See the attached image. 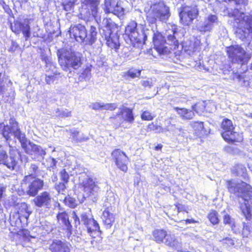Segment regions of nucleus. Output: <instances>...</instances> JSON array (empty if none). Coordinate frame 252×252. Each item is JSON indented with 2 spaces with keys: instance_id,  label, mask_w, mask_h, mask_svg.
Instances as JSON below:
<instances>
[{
  "instance_id": "obj_1",
  "label": "nucleus",
  "mask_w": 252,
  "mask_h": 252,
  "mask_svg": "<svg viewBox=\"0 0 252 252\" xmlns=\"http://www.w3.org/2000/svg\"><path fill=\"white\" fill-rule=\"evenodd\" d=\"M10 125L5 126L3 123L0 124V133L5 138L6 141L11 139V136L17 138L20 141L21 147L26 153L30 155H36L43 157L46 152L40 146L28 141L25 134L22 132L19 127L18 124L15 121H10Z\"/></svg>"
},
{
  "instance_id": "obj_2",
  "label": "nucleus",
  "mask_w": 252,
  "mask_h": 252,
  "mask_svg": "<svg viewBox=\"0 0 252 252\" xmlns=\"http://www.w3.org/2000/svg\"><path fill=\"white\" fill-rule=\"evenodd\" d=\"M229 191L238 196L239 208L247 220L252 219V188L244 181H227Z\"/></svg>"
},
{
  "instance_id": "obj_3",
  "label": "nucleus",
  "mask_w": 252,
  "mask_h": 252,
  "mask_svg": "<svg viewBox=\"0 0 252 252\" xmlns=\"http://www.w3.org/2000/svg\"><path fill=\"white\" fill-rule=\"evenodd\" d=\"M57 56L59 64L64 70L70 68L77 69L82 63V56L79 52L61 49L58 50Z\"/></svg>"
},
{
  "instance_id": "obj_4",
  "label": "nucleus",
  "mask_w": 252,
  "mask_h": 252,
  "mask_svg": "<svg viewBox=\"0 0 252 252\" xmlns=\"http://www.w3.org/2000/svg\"><path fill=\"white\" fill-rule=\"evenodd\" d=\"M145 12L147 21L150 24H155L158 20H166L170 16L169 7L161 0L145 9Z\"/></svg>"
},
{
  "instance_id": "obj_5",
  "label": "nucleus",
  "mask_w": 252,
  "mask_h": 252,
  "mask_svg": "<svg viewBox=\"0 0 252 252\" xmlns=\"http://www.w3.org/2000/svg\"><path fill=\"white\" fill-rule=\"evenodd\" d=\"M173 34H169L167 37V40L165 42L161 41L162 36L160 34L155 35L153 37L155 49L159 55H167L170 52L172 47H168L166 44L172 46L174 49L178 47L179 42L176 38L177 32L172 31Z\"/></svg>"
},
{
  "instance_id": "obj_6",
  "label": "nucleus",
  "mask_w": 252,
  "mask_h": 252,
  "mask_svg": "<svg viewBox=\"0 0 252 252\" xmlns=\"http://www.w3.org/2000/svg\"><path fill=\"white\" fill-rule=\"evenodd\" d=\"M231 16L234 17L233 26L242 30L244 37H246V33L252 34V15L245 16L243 13L235 9Z\"/></svg>"
},
{
  "instance_id": "obj_7",
  "label": "nucleus",
  "mask_w": 252,
  "mask_h": 252,
  "mask_svg": "<svg viewBox=\"0 0 252 252\" xmlns=\"http://www.w3.org/2000/svg\"><path fill=\"white\" fill-rule=\"evenodd\" d=\"M142 25H137L134 21L130 22L126 28V33L128 35L133 46L145 41L146 35L142 29Z\"/></svg>"
},
{
  "instance_id": "obj_8",
  "label": "nucleus",
  "mask_w": 252,
  "mask_h": 252,
  "mask_svg": "<svg viewBox=\"0 0 252 252\" xmlns=\"http://www.w3.org/2000/svg\"><path fill=\"white\" fill-rule=\"evenodd\" d=\"M226 52L231 62L241 65L247 63L251 58L246 51L238 45L226 47Z\"/></svg>"
},
{
  "instance_id": "obj_9",
  "label": "nucleus",
  "mask_w": 252,
  "mask_h": 252,
  "mask_svg": "<svg viewBox=\"0 0 252 252\" xmlns=\"http://www.w3.org/2000/svg\"><path fill=\"white\" fill-rule=\"evenodd\" d=\"M69 32L71 38H73L79 43H83L85 45L89 44L87 30L84 26L79 24L71 27Z\"/></svg>"
},
{
  "instance_id": "obj_10",
  "label": "nucleus",
  "mask_w": 252,
  "mask_h": 252,
  "mask_svg": "<svg viewBox=\"0 0 252 252\" xmlns=\"http://www.w3.org/2000/svg\"><path fill=\"white\" fill-rule=\"evenodd\" d=\"M198 10L196 7L184 6L180 12V20L184 25H189L196 18Z\"/></svg>"
},
{
  "instance_id": "obj_11",
  "label": "nucleus",
  "mask_w": 252,
  "mask_h": 252,
  "mask_svg": "<svg viewBox=\"0 0 252 252\" xmlns=\"http://www.w3.org/2000/svg\"><path fill=\"white\" fill-rule=\"evenodd\" d=\"M112 157L114 159L117 167L122 171L126 172L128 158L126 154L121 150L116 149L112 152Z\"/></svg>"
},
{
  "instance_id": "obj_12",
  "label": "nucleus",
  "mask_w": 252,
  "mask_h": 252,
  "mask_svg": "<svg viewBox=\"0 0 252 252\" xmlns=\"http://www.w3.org/2000/svg\"><path fill=\"white\" fill-rule=\"evenodd\" d=\"M81 218V222L86 227L88 233L90 236L95 237L94 234L99 232V227L98 224L94 219L87 215L86 213L82 214Z\"/></svg>"
},
{
  "instance_id": "obj_13",
  "label": "nucleus",
  "mask_w": 252,
  "mask_h": 252,
  "mask_svg": "<svg viewBox=\"0 0 252 252\" xmlns=\"http://www.w3.org/2000/svg\"><path fill=\"white\" fill-rule=\"evenodd\" d=\"M52 200L53 197L50 193L44 191L36 196L33 201L37 207L49 209L52 207Z\"/></svg>"
},
{
  "instance_id": "obj_14",
  "label": "nucleus",
  "mask_w": 252,
  "mask_h": 252,
  "mask_svg": "<svg viewBox=\"0 0 252 252\" xmlns=\"http://www.w3.org/2000/svg\"><path fill=\"white\" fill-rule=\"evenodd\" d=\"M100 32L102 35H104L106 41V44L111 49L117 50L120 46L119 36L117 33L111 32L108 27H105V30Z\"/></svg>"
},
{
  "instance_id": "obj_15",
  "label": "nucleus",
  "mask_w": 252,
  "mask_h": 252,
  "mask_svg": "<svg viewBox=\"0 0 252 252\" xmlns=\"http://www.w3.org/2000/svg\"><path fill=\"white\" fill-rule=\"evenodd\" d=\"M218 18L216 15L210 14L204 20L203 22H200L197 26V29L201 32L204 33L210 32L214 24H218Z\"/></svg>"
},
{
  "instance_id": "obj_16",
  "label": "nucleus",
  "mask_w": 252,
  "mask_h": 252,
  "mask_svg": "<svg viewBox=\"0 0 252 252\" xmlns=\"http://www.w3.org/2000/svg\"><path fill=\"white\" fill-rule=\"evenodd\" d=\"M82 185L87 197L95 195L99 190L95 179L87 178L82 182Z\"/></svg>"
},
{
  "instance_id": "obj_17",
  "label": "nucleus",
  "mask_w": 252,
  "mask_h": 252,
  "mask_svg": "<svg viewBox=\"0 0 252 252\" xmlns=\"http://www.w3.org/2000/svg\"><path fill=\"white\" fill-rule=\"evenodd\" d=\"M11 29L13 32L19 34L22 32L26 40H28L31 35L30 28L28 20H25L24 22H16L14 25H11Z\"/></svg>"
},
{
  "instance_id": "obj_18",
  "label": "nucleus",
  "mask_w": 252,
  "mask_h": 252,
  "mask_svg": "<svg viewBox=\"0 0 252 252\" xmlns=\"http://www.w3.org/2000/svg\"><path fill=\"white\" fill-rule=\"evenodd\" d=\"M9 150V155L7 159L5 160V163L4 165L6 166L11 170L16 169L17 167L18 157H17L18 150L15 147H13L10 145Z\"/></svg>"
},
{
  "instance_id": "obj_19",
  "label": "nucleus",
  "mask_w": 252,
  "mask_h": 252,
  "mask_svg": "<svg viewBox=\"0 0 252 252\" xmlns=\"http://www.w3.org/2000/svg\"><path fill=\"white\" fill-rule=\"evenodd\" d=\"M45 82L47 84H51L56 79V69L55 66L50 61L48 58L45 59Z\"/></svg>"
},
{
  "instance_id": "obj_20",
  "label": "nucleus",
  "mask_w": 252,
  "mask_h": 252,
  "mask_svg": "<svg viewBox=\"0 0 252 252\" xmlns=\"http://www.w3.org/2000/svg\"><path fill=\"white\" fill-rule=\"evenodd\" d=\"M29 184L26 189L27 194L31 196H35L43 189L44 182L38 178L35 179L32 182H29Z\"/></svg>"
},
{
  "instance_id": "obj_21",
  "label": "nucleus",
  "mask_w": 252,
  "mask_h": 252,
  "mask_svg": "<svg viewBox=\"0 0 252 252\" xmlns=\"http://www.w3.org/2000/svg\"><path fill=\"white\" fill-rule=\"evenodd\" d=\"M49 250L51 252H70L69 244L60 240H53L50 245Z\"/></svg>"
},
{
  "instance_id": "obj_22",
  "label": "nucleus",
  "mask_w": 252,
  "mask_h": 252,
  "mask_svg": "<svg viewBox=\"0 0 252 252\" xmlns=\"http://www.w3.org/2000/svg\"><path fill=\"white\" fill-rule=\"evenodd\" d=\"M28 175H26L23 180V182L24 183H27V182H30L31 179L35 178L36 177L43 176L42 175L41 171L39 169L38 166L37 164L34 163H31L27 169Z\"/></svg>"
},
{
  "instance_id": "obj_23",
  "label": "nucleus",
  "mask_w": 252,
  "mask_h": 252,
  "mask_svg": "<svg viewBox=\"0 0 252 252\" xmlns=\"http://www.w3.org/2000/svg\"><path fill=\"white\" fill-rule=\"evenodd\" d=\"M97 8L90 7L88 9H83L80 14L82 18L84 20L87 21L94 20L95 22H97Z\"/></svg>"
},
{
  "instance_id": "obj_24",
  "label": "nucleus",
  "mask_w": 252,
  "mask_h": 252,
  "mask_svg": "<svg viewBox=\"0 0 252 252\" xmlns=\"http://www.w3.org/2000/svg\"><path fill=\"white\" fill-rule=\"evenodd\" d=\"M57 218L60 224L62 225L63 228L66 230L67 234L71 235L72 234V225L69 221L67 214L65 212L59 213Z\"/></svg>"
},
{
  "instance_id": "obj_25",
  "label": "nucleus",
  "mask_w": 252,
  "mask_h": 252,
  "mask_svg": "<svg viewBox=\"0 0 252 252\" xmlns=\"http://www.w3.org/2000/svg\"><path fill=\"white\" fill-rule=\"evenodd\" d=\"M120 112L117 116L121 115L124 121L131 124L134 121V117L133 114L132 110L125 106H122L120 108Z\"/></svg>"
},
{
  "instance_id": "obj_26",
  "label": "nucleus",
  "mask_w": 252,
  "mask_h": 252,
  "mask_svg": "<svg viewBox=\"0 0 252 252\" xmlns=\"http://www.w3.org/2000/svg\"><path fill=\"white\" fill-rule=\"evenodd\" d=\"M163 243L167 246L176 250L181 248L182 247L181 239L175 237L174 235L166 234Z\"/></svg>"
},
{
  "instance_id": "obj_27",
  "label": "nucleus",
  "mask_w": 252,
  "mask_h": 252,
  "mask_svg": "<svg viewBox=\"0 0 252 252\" xmlns=\"http://www.w3.org/2000/svg\"><path fill=\"white\" fill-rule=\"evenodd\" d=\"M223 138L227 142L233 143L234 142H241L243 140V136L241 133L235 131L234 130L229 133H224Z\"/></svg>"
},
{
  "instance_id": "obj_28",
  "label": "nucleus",
  "mask_w": 252,
  "mask_h": 252,
  "mask_svg": "<svg viewBox=\"0 0 252 252\" xmlns=\"http://www.w3.org/2000/svg\"><path fill=\"white\" fill-rule=\"evenodd\" d=\"M214 104L211 102L206 103L205 101L199 102L192 106V110L195 111L198 114H202L204 111L211 112L212 110H210L209 107L210 106Z\"/></svg>"
},
{
  "instance_id": "obj_29",
  "label": "nucleus",
  "mask_w": 252,
  "mask_h": 252,
  "mask_svg": "<svg viewBox=\"0 0 252 252\" xmlns=\"http://www.w3.org/2000/svg\"><path fill=\"white\" fill-rule=\"evenodd\" d=\"M174 109L183 120H190L194 116V113L192 110L178 107H175Z\"/></svg>"
},
{
  "instance_id": "obj_30",
  "label": "nucleus",
  "mask_w": 252,
  "mask_h": 252,
  "mask_svg": "<svg viewBox=\"0 0 252 252\" xmlns=\"http://www.w3.org/2000/svg\"><path fill=\"white\" fill-rule=\"evenodd\" d=\"M102 219L104 224L107 228H110L115 220L114 215L109 212L108 210H105L103 212Z\"/></svg>"
},
{
  "instance_id": "obj_31",
  "label": "nucleus",
  "mask_w": 252,
  "mask_h": 252,
  "mask_svg": "<svg viewBox=\"0 0 252 252\" xmlns=\"http://www.w3.org/2000/svg\"><path fill=\"white\" fill-rule=\"evenodd\" d=\"M221 128L222 129L221 136L223 137L224 133H229L232 130H234V127L231 120L228 119H224L221 124Z\"/></svg>"
},
{
  "instance_id": "obj_32",
  "label": "nucleus",
  "mask_w": 252,
  "mask_h": 252,
  "mask_svg": "<svg viewBox=\"0 0 252 252\" xmlns=\"http://www.w3.org/2000/svg\"><path fill=\"white\" fill-rule=\"evenodd\" d=\"M191 126L194 128L196 134L198 136H201L205 133L204 130V126L202 122H194L191 123Z\"/></svg>"
},
{
  "instance_id": "obj_33",
  "label": "nucleus",
  "mask_w": 252,
  "mask_h": 252,
  "mask_svg": "<svg viewBox=\"0 0 252 252\" xmlns=\"http://www.w3.org/2000/svg\"><path fill=\"white\" fill-rule=\"evenodd\" d=\"M53 114L57 117L63 118L70 117L71 116V111L66 109H60L59 108H57L53 112Z\"/></svg>"
},
{
  "instance_id": "obj_34",
  "label": "nucleus",
  "mask_w": 252,
  "mask_h": 252,
  "mask_svg": "<svg viewBox=\"0 0 252 252\" xmlns=\"http://www.w3.org/2000/svg\"><path fill=\"white\" fill-rule=\"evenodd\" d=\"M166 233L163 230H156L153 232L154 240L158 243L163 242Z\"/></svg>"
},
{
  "instance_id": "obj_35",
  "label": "nucleus",
  "mask_w": 252,
  "mask_h": 252,
  "mask_svg": "<svg viewBox=\"0 0 252 252\" xmlns=\"http://www.w3.org/2000/svg\"><path fill=\"white\" fill-rule=\"evenodd\" d=\"M96 35L97 31L96 27L93 25H91L90 34L88 35L89 45H92L95 42Z\"/></svg>"
},
{
  "instance_id": "obj_36",
  "label": "nucleus",
  "mask_w": 252,
  "mask_h": 252,
  "mask_svg": "<svg viewBox=\"0 0 252 252\" xmlns=\"http://www.w3.org/2000/svg\"><path fill=\"white\" fill-rule=\"evenodd\" d=\"M183 47L184 51L189 55L196 51L195 44L191 41L186 42L184 43Z\"/></svg>"
},
{
  "instance_id": "obj_37",
  "label": "nucleus",
  "mask_w": 252,
  "mask_h": 252,
  "mask_svg": "<svg viewBox=\"0 0 252 252\" xmlns=\"http://www.w3.org/2000/svg\"><path fill=\"white\" fill-rule=\"evenodd\" d=\"M109 10L111 11L112 13L118 16L123 15L124 13V8L118 4V0H117V3L114 8H109Z\"/></svg>"
},
{
  "instance_id": "obj_38",
  "label": "nucleus",
  "mask_w": 252,
  "mask_h": 252,
  "mask_svg": "<svg viewBox=\"0 0 252 252\" xmlns=\"http://www.w3.org/2000/svg\"><path fill=\"white\" fill-rule=\"evenodd\" d=\"M208 218L213 224H216L219 223L218 214L216 211H211L208 215Z\"/></svg>"
},
{
  "instance_id": "obj_39",
  "label": "nucleus",
  "mask_w": 252,
  "mask_h": 252,
  "mask_svg": "<svg viewBox=\"0 0 252 252\" xmlns=\"http://www.w3.org/2000/svg\"><path fill=\"white\" fill-rule=\"evenodd\" d=\"M117 0H105L104 9L106 13H111L109 8H114Z\"/></svg>"
},
{
  "instance_id": "obj_40",
  "label": "nucleus",
  "mask_w": 252,
  "mask_h": 252,
  "mask_svg": "<svg viewBox=\"0 0 252 252\" xmlns=\"http://www.w3.org/2000/svg\"><path fill=\"white\" fill-rule=\"evenodd\" d=\"M156 81L155 79H148L146 80H142L141 81V84L145 88L148 87L149 88H151L153 87Z\"/></svg>"
},
{
  "instance_id": "obj_41",
  "label": "nucleus",
  "mask_w": 252,
  "mask_h": 252,
  "mask_svg": "<svg viewBox=\"0 0 252 252\" xmlns=\"http://www.w3.org/2000/svg\"><path fill=\"white\" fill-rule=\"evenodd\" d=\"M141 70L130 69L126 72V75L130 77L131 78L139 77L141 75Z\"/></svg>"
},
{
  "instance_id": "obj_42",
  "label": "nucleus",
  "mask_w": 252,
  "mask_h": 252,
  "mask_svg": "<svg viewBox=\"0 0 252 252\" xmlns=\"http://www.w3.org/2000/svg\"><path fill=\"white\" fill-rule=\"evenodd\" d=\"M118 107V105L115 103H103L102 105V110H110L113 111L117 108Z\"/></svg>"
},
{
  "instance_id": "obj_43",
  "label": "nucleus",
  "mask_w": 252,
  "mask_h": 252,
  "mask_svg": "<svg viewBox=\"0 0 252 252\" xmlns=\"http://www.w3.org/2000/svg\"><path fill=\"white\" fill-rule=\"evenodd\" d=\"M223 222L225 224H227L233 229L235 226L234 220L231 218L228 215H224L223 216Z\"/></svg>"
},
{
  "instance_id": "obj_44",
  "label": "nucleus",
  "mask_w": 252,
  "mask_h": 252,
  "mask_svg": "<svg viewBox=\"0 0 252 252\" xmlns=\"http://www.w3.org/2000/svg\"><path fill=\"white\" fill-rule=\"evenodd\" d=\"M116 195H115L112 191H108L107 195L106 197V200L110 204H113L115 203L116 199Z\"/></svg>"
},
{
  "instance_id": "obj_45",
  "label": "nucleus",
  "mask_w": 252,
  "mask_h": 252,
  "mask_svg": "<svg viewBox=\"0 0 252 252\" xmlns=\"http://www.w3.org/2000/svg\"><path fill=\"white\" fill-rule=\"evenodd\" d=\"M237 173L238 176H243L244 178L247 177L246 173V169L242 165H239L237 166Z\"/></svg>"
},
{
  "instance_id": "obj_46",
  "label": "nucleus",
  "mask_w": 252,
  "mask_h": 252,
  "mask_svg": "<svg viewBox=\"0 0 252 252\" xmlns=\"http://www.w3.org/2000/svg\"><path fill=\"white\" fill-rule=\"evenodd\" d=\"M7 154L6 152L1 149V146L0 147V164H2L4 165L5 163V160L7 158Z\"/></svg>"
},
{
  "instance_id": "obj_47",
  "label": "nucleus",
  "mask_w": 252,
  "mask_h": 252,
  "mask_svg": "<svg viewBox=\"0 0 252 252\" xmlns=\"http://www.w3.org/2000/svg\"><path fill=\"white\" fill-rule=\"evenodd\" d=\"M64 201L65 203L71 208H74L77 205L76 200L73 198L70 197H65Z\"/></svg>"
},
{
  "instance_id": "obj_48",
  "label": "nucleus",
  "mask_w": 252,
  "mask_h": 252,
  "mask_svg": "<svg viewBox=\"0 0 252 252\" xmlns=\"http://www.w3.org/2000/svg\"><path fill=\"white\" fill-rule=\"evenodd\" d=\"M141 119L143 120L150 121L153 119V116L151 113L148 111H144L141 116Z\"/></svg>"
},
{
  "instance_id": "obj_49",
  "label": "nucleus",
  "mask_w": 252,
  "mask_h": 252,
  "mask_svg": "<svg viewBox=\"0 0 252 252\" xmlns=\"http://www.w3.org/2000/svg\"><path fill=\"white\" fill-rule=\"evenodd\" d=\"M91 76V69L89 67H87L83 71L81 77L87 80L90 79Z\"/></svg>"
},
{
  "instance_id": "obj_50",
  "label": "nucleus",
  "mask_w": 252,
  "mask_h": 252,
  "mask_svg": "<svg viewBox=\"0 0 252 252\" xmlns=\"http://www.w3.org/2000/svg\"><path fill=\"white\" fill-rule=\"evenodd\" d=\"M86 4L89 5L91 7L97 8L99 0H85Z\"/></svg>"
},
{
  "instance_id": "obj_51",
  "label": "nucleus",
  "mask_w": 252,
  "mask_h": 252,
  "mask_svg": "<svg viewBox=\"0 0 252 252\" xmlns=\"http://www.w3.org/2000/svg\"><path fill=\"white\" fill-rule=\"evenodd\" d=\"M148 128L150 130L155 131L156 132H162V128L160 126L155 125L153 123L148 125Z\"/></svg>"
},
{
  "instance_id": "obj_52",
  "label": "nucleus",
  "mask_w": 252,
  "mask_h": 252,
  "mask_svg": "<svg viewBox=\"0 0 252 252\" xmlns=\"http://www.w3.org/2000/svg\"><path fill=\"white\" fill-rule=\"evenodd\" d=\"M47 165L48 168H54L56 166L57 161L54 158L49 157L46 159Z\"/></svg>"
},
{
  "instance_id": "obj_53",
  "label": "nucleus",
  "mask_w": 252,
  "mask_h": 252,
  "mask_svg": "<svg viewBox=\"0 0 252 252\" xmlns=\"http://www.w3.org/2000/svg\"><path fill=\"white\" fill-rule=\"evenodd\" d=\"M102 105H103V103L96 102H94V103H91L90 105V107L91 108H92V109L95 110H102Z\"/></svg>"
},
{
  "instance_id": "obj_54",
  "label": "nucleus",
  "mask_w": 252,
  "mask_h": 252,
  "mask_svg": "<svg viewBox=\"0 0 252 252\" xmlns=\"http://www.w3.org/2000/svg\"><path fill=\"white\" fill-rule=\"evenodd\" d=\"M61 179L64 182V183H67L69 179V175L66 172L65 169L62 170L60 172Z\"/></svg>"
},
{
  "instance_id": "obj_55",
  "label": "nucleus",
  "mask_w": 252,
  "mask_h": 252,
  "mask_svg": "<svg viewBox=\"0 0 252 252\" xmlns=\"http://www.w3.org/2000/svg\"><path fill=\"white\" fill-rule=\"evenodd\" d=\"M56 189L58 191L59 193H63V191L66 189L65 183H60L58 185L55 187Z\"/></svg>"
},
{
  "instance_id": "obj_56",
  "label": "nucleus",
  "mask_w": 252,
  "mask_h": 252,
  "mask_svg": "<svg viewBox=\"0 0 252 252\" xmlns=\"http://www.w3.org/2000/svg\"><path fill=\"white\" fill-rule=\"evenodd\" d=\"M250 232V227L249 224L244 223L242 235L244 237H248Z\"/></svg>"
},
{
  "instance_id": "obj_57",
  "label": "nucleus",
  "mask_w": 252,
  "mask_h": 252,
  "mask_svg": "<svg viewBox=\"0 0 252 252\" xmlns=\"http://www.w3.org/2000/svg\"><path fill=\"white\" fill-rule=\"evenodd\" d=\"M223 244L227 245L228 246H233L234 244V240L229 237H226L220 240Z\"/></svg>"
},
{
  "instance_id": "obj_58",
  "label": "nucleus",
  "mask_w": 252,
  "mask_h": 252,
  "mask_svg": "<svg viewBox=\"0 0 252 252\" xmlns=\"http://www.w3.org/2000/svg\"><path fill=\"white\" fill-rule=\"evenodd\" d=\"M19 48V45L17 42L14 41H11V46L8 49L9 52L12 53L15 52Z\"/></svg>"
},
{
  "instance_id": "obj_59",
  "label": "nucleus",
  "mask_w": 252,
  "mask_h": 252,
  "mask_svg": "<svg viewBox=\"0 0 252 252\" xmlns=\"http://www.w3.org/2000/svg\"><path fill=\"white\" fill-rule=\"evenodd\" d=\"M17 154L18 155V156H17V157H18V159L20 158L21 161L25 163H27L28 162L29 158L28 156L25 155H22L18 150Z\"/></svg>"
},
{
  "instance_id": "obj_60",
  "label": "nucleus",
  "mask_w": 252,
  "mask_h": 252,
  "mask_svg": "<svg viewBox=\"0 0 252 252\" xmlns=\"http://www.w3.org/2000/svg\"><path fill=\"white\" fill-rule=\"evenodd\" d=\"M185 134V131L181 128H176L175 130L173 131V134L175 135H182L184 136Z\"/></svg>"
},
{
  "instance_id": "obj_61",
  "label": "nucleus",
  "mask_w": 252,
  "mask_h": 252,
  "mask_svg": "<svg viewBox=\"0 0 252 252\" xmlns=\"http://www.w3.org/2000/svg\"><path fill=\"white\" fill-rule=\"evenodd\" d=\"M74 6V4L72 2H69L66 4H63L64 9L65 11H70Z\"/></svg>"
},
{
  "instance_id": "obj_62",
  "label": "nucleus",
  "mask_w": 252,
  "mask_h": 252,
  "mask_svg": "<svg viewBox=\"0 0 252 252\" xmlns=\"http://www.w3.org/2000/svg\"><path fill=\"white\" fill-rule=\"evenodd\" d=\"M72 215H73V218L74 220V225L76 227H77V226L80 224V220L74 212H73Z\"/></svg>"
},
{
  "instance_id": "obj_63",
  "label": "nucleus",
  "mask_w": 252,
  "mask_h": 252,
  "mask_svg": "<svg viewBox=\"0 0 252 252\" xmlns=\"http://www.w3.org/2000/svg\"><path fill=\"white\" fill-rule=\"evenodd\" d=\"M177 127L173 125H170L166 126V130L168 131H171L173 133V131L175 130Z\"/></svg>"
},
{
  "instance_id": "obj_64",
  "label": "nucleus",
  "mask_w": 252,
  "mask_h": 252,
  "mask_svg": "<svg viewBox=\"0 0 252 252\" xmlns=\"http://www.w3.org/2000/svg\"><path fill=\"white\" fill-rule=\"evenodd\" d=\"M162 148V145L161 144H158V145H157L156 147H155V150H159L161 149Z\"/></svg>"
}]
</instances>
